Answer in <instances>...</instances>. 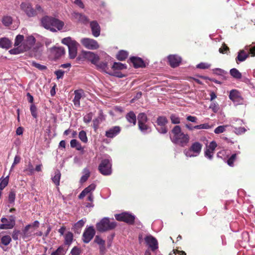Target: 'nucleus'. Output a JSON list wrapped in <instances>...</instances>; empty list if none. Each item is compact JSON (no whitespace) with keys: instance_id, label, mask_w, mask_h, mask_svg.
<instances>
[{"instance_id":"e433bc0d","label":"nucleus","mask_w":255,"mask_h":255,"mask_svg":"<svg viewBox=\"0 0 255 255\" xmlns=\"http://www.w3.org/2000/svg\"><path fill=\"white\" fill-rule=\"evenodd\" d=\"M128 56V52L125 50H120L117 54V58L120 61L125 60Z\"/></svg>"},{"instance_id":"052dcab7","label":"nucleus","mask_w":255,"mask_h":255,"mask_svg":"<svg viewBox=\"0 0 255 255\" xmlns=\"http://www.w3.org/2000/svg\"><path fill=\"white\" fill-rule=\"evenodd\" d=\"M32 65L40 70H44L47 68L45 65H41L34 61L32 62Z\"/></svg>"},{"instance_id":"8fccbe9b","label":"nucleus","mask_w":255,"mask_h":255,"mask_svg":"<svg viewBox=\"0 0 255 255\" xmlns=\"http://www.w3.org/2000/svg\"><path fill=\"white\" fill-rule=\"evenodd\" d=\"M209 109H211L214 113H216L219 111L220 108L218 104L213 102L210 104Z\"/></svg>"},{"instance_id":"dca6fc26","label":"nucleus","mask_w":255,"mask_h":255,"mask_svg":"<svg viewBox=\"0 0 255 255\" xmlns=\"http://www.w3.org/2000/svg\"><path fill=\"white\" fill-rule=\"evenodd\" d=\"M229 98L237 104H242L243 101L240 93L236 90H232L230 91Z\"/></svg>"},{"instance_id":"a19ab883","label":"nucleus","mask_w":255,"mask_h":255,"mask_svg":"<svg viewBox=\"0 0 255 255\" xmlns=\"http://www.w3.org/2000/svg\"><path fill=\"white\" fill-rule=\"evenodd\" d=\"M102 120H103L101 116H99V117L96 118L93 120V128H94L95 130H96L98 128L100 124L102 122Z\"/></svg>"},{"instance_id":"37998d69","label":"nucleus","mask_w":255,"mask_h":255,"mask_svg":"<svg viewBox=\"0 0 255 255\" xmlns=\"http://www.w3.org/2000/svg\"><path fill=\"white\" fill-rule=\"evenodd\" d=\"M24 41V36L22 35L18 34L17 35L14 40V46H17L20 45L21 43Z\"/></svg>"},{"instance_id":"a878e982","label":"nucleus","mask_w":255,"mask_h":255,"mask_svg":"<svg viewBox=\"0 0 255 255\" xmlns=\"http://www.w3.org/2000/svg\"><path fill=\"white\" fill-rule=\"evenodd\" d=\"M249 53H247L244 50H241L238 52V54L236 58V61L237 63L245 61L249 57Z\"/></svg>"},{"instance_id":"3c124183","label":"nucleus","mask_w":255,"mask_h":255,"mask_svg":"<svg viewBox=\"0 0 255 255\" xmlns=\"http://www.w3.org/2000/svg\"><path fill=\"white\" fill-rule=\"evenodd\" d=\"M211 67V64L208 63L201 62L196 65V68L201 69H209Z\"/></svg>"},{"instance_id":"4468645a","label":"nucleus","mask_w":255,"mask_h":255,"mask_svg":"<svg viewBox=\"0 0 255 255\" xmlns=\"http://www.w3.org/2000/svg\"><path fill=\"white\" fill-rule=\"evenodd\" d=\"M144 241L146 244L152 252H154L158 249V244L157 240L152 235H148L146 236L144 238Z\"/></svg>"},{"instance_id":"69168bd1","label":"nucleus","mask_w":255,"mask_h":255,"mask_svg":"<svg viewBox=\"0 0 255 255\" xmlns=\"http://www.w3.org/2000/svg\"><path fill=\"white\" fill-rule=\"evenodd\" d=\"M217 144L216 142L214 141H212L210 143L207 148L209 149V150H210L211 151H213L214 152V150H215L216 147H217Z\"/></svg>"},{"instance_id":"bf43d9fd","label":"nucleus","mask_w":255,"mask_h":255,"mask_svg":"<svg viewBox=\"0 0 255 255\" xmlns=\"http://www.w3.org/2000/svg\"><path fill=\"white\" fill-rule=\"evenodd\" d=\"M94 242L99 246L105 245V240H103L99 236L95 237Z\"/></svg>"},{"instance_id":"2f4dec72","label":"nucleus","mask_w":255,"mask_h":255,"mask_svg":"<svg viewBox=\"0 0 255 255\" xmlns=\"http://www.w3.org/2000/svg\"><path fill=\"white\" fill-rule=\"evenodd\" d=\"M16 47L13 48V49H11V50H10L9 51V53L11 54H19L20 53H22V52H23L24 51H26L24 49V48H23V46H22V45L21 44H20V45H19V46H15Z\"/></svg>"},{"instance_id":"f257e3e1","label":"nucleus","mask_w":255,"mask_h":255,"mask_svg":"<svg viewBox=\"0 0 255 255\" xmlns=\"http://www.w3.org/2000/svg\"><path fill=\"white\" fill-rule=\"evenodd\" d=\"M170 138L173 143L182 147L186 146L189 141L188 134L182 132L179 126H175L171 130Z\"/></svg>"},{"instance_id":"7c9ffc66","label":"nucleus","mask_w":255,"mask_h":255,"mask_svg":"<svg viewBox=\"0 0 255 255\" xmlns=\"http://www.w3.org/2000/svg\"><path fill=\"white\" fill-rule=\"evenodd\" d=\"M11 45L10 41L6 38H2L0 39V47L2 48L8 49Z\"/></svg>"},{"instance_id":"603ef678","label":"nucleus","mask_w":255,"mask_h":255,"mask_svg":"<svg viewBox=\"0 0 255 255\" xmlns=\"http://www.w3.org/2000/svg\"><path fill=\"white\" fill-rule=\"evenodd\" d=\"M170 120L171 123L173 124H178L180 123V119L179 117L175 114H172L170 116Z\"/></svg>"},{"instance_id":"0e129e2a","label":"nucleus","mask_w":255,"mask_h":255,"mask_svg":"<svg viewBox=\"0 0 255 255\" xmlns=\"http://www.w3.org/2000/svg\"><path fill=\"white\" fill-rule=\"evenodd\" d=\"M80 249L77 247H74L71 251L72 255H80L81 254Z\"/></svg>"},{"instance_id":"4d7b16f0","label":"nucleus","mask_w":255,"mask_h":255,"mask_svg":"<svg viewBox=\"0 0 255 255\" xmlns=\"http://www.w3.org/2000/svg\"><path fill=\"white\" fill-rule=\"evenodd\" d=\"M30 112L31 115L34 118H36L37 117V108L35 105L32 104L30 106Z\"/></svg>"},{"instance_id":"72a5a7b5","label":"nucleus","mask_w":255,"mask_h":255,"mask_svg":"<svg viewBox=\"0 0 255 255\" xmlns=\"http://www.w3.org/2000/svg\"><path fill=\"white\" fill-rule=\"evenodd\" d=\"M231 75L235 79H240L242 78V73L236 68H232L230 71Z\"/></svg>"},{"instance_id":"39448f33","label":"nucleus","mask_w":255,"mask_h":255,"mask_svg":"<svg viewBox=\"0 0 255 255\" xmlns=\"http://www.w3.org/2000/svg\"><path fill=\"white\" fill-rule=\"evenodd\" d=\"M112 158L108 156L106 158L102 160L99 165L98 169L102 175H110L112 173Z\"/></svg>"},{"instance_id":"de8ad7c7","label":"nucleus","mask_w":255,"mask_h":255,"mask_svg":"<svg viewBox=\"0 0 255 255\" xmlns=\"http://www.w3.org/2000/svg\"><path fill=\"white\" fill-rule=\"evenodd\" d=\"M11 241L10 237L8 235L3 236L1 239V243L4 246H7Z\"/></svg>"},{"instance_id":"ddd939ff","label":"nucleus","mask_w":255,"mask_h":255,"mask_svg":"<svg viewBox=\"0 0 255 255\" xmlns=\"http://www.w3.org/2000/svg\"><path fill=\"white\" fill-rule=\"evenodd\" d=\"M1 222L2 223L7 222V223L0 224V229H11L13 228L15 224V218L14 216L10 215L8 220L4 217L2 218Z\"/></svg>"},{"instance_id":"6e6552de","label":"nucleus","mask_w":255,"mask_h":255,"mask_svg":"<svg viewBox=\"0 0 255 255\" xmlns=\"http://www.w3.org/2000/svg\"><path fill=\"white\" fill-rule=\"evenodd\" d=\"M168 123L167 118L164 116H159L156 121L155 126L157 130L160 133L165 134L167 132L166 125Z\"/></svg>"},{"instance_id":"9b49d317","label":"nucleus","mask_w":255,"mask_h":255,"mask_svg":"<svg viewBox=\"0 0 255 255\" xmlns=\"http://www.w3.org/2000/svg\"><path fill=\"white\" fill-rule=\"evenodd\" d=\"M66 227L65 226L61 227L58 229V233L60 236H63L64 238V244L67 246H70L73 241V234L72 232L68 231L65 232Z\"/></svg>"},{"instance_id":"c9c22d12","label":"nucleus","mask_w":255,"mask_h":255,"mask_svg":"<svg viewBox=\"0 0 255 255\" xmlns=\"http://www.w3.org/2000/svg\"><path fill=\"white\" fill-rule=\"evenodd\" d=\"M139 129L143 133H147L151 131V128L146 123L138 125Z\"/></svg>"},{"instance_id":"2eb2a0df","label":"nucleus","mask_w":255,"mask_h":255,"mask_svg":"<svg viewBox=\"0 0 255 255\" xmlns=\"http://www.w3.org/2000/svg\"><path fill=\"white\" fill-rule=\"evenodd\" d=\"M20 8L28 17H33L36 15V11L31 5L27 2H22L20 5Z\"/></svg>"},{"instance_id":"4c0bfd02","label":"nucleus","mask_w":255,"mask_h":255,"mask_svg":"<svg viewBox=\"0 0 255 255\" xmlns=\"http://www.w3.org/2000/svg\"><path fill=\"white\" fill-rule=\"evenodd\" d=\"M137 120L138 125H141L142 123H146L147 122V118L145 114L141 113L137 116Z\"/></svg>"},{"instance_id":"5fc2aeb1","label":"nucleus","mask_w":255,"mask_h":255,"mask_svg":"<svg viewBox=\"0 0 255 255\" xmlns=\"http://www.w3.org/2000/svg\"><path fill=\"white\" fill-rule=\"evenodd\" d=\"M228 127V125L220 126L215 129L214 132L216 134L221 133L225 130L226 128Z\"/></svg>"},{"instance_id":"6e6d98bb","label":"nucleus","mask_w":255,"mask_h":255,"mask_svg":"<svg viewBox=\"0 0 255 255\" xmlns=\"http://www.w3.org/2000/svg\"><path fill=\"white\" fill-rule=\"evenodd\" d=\"M211 128L208 124L205 123L203 124H201L200 125H197L194 126V128L195 129H209Z\"/></svg>"},{"instance_id":"0eeeda50","label":"nucleus","mask_w":255,"mask_h":255,"mask_svg":"<svg viewBox=\"0 0 255 255\" xmlns=\"http://www.w3.org/2000/svg\"><path fill=\"white\" fill-rule=\"evenodd\" d=\"M79 59L83 58L90 61L95 65L100 60V57L97 54L89 51H82L81 55L78 57Z\"/></svg>"},{"instance_id":"1a4fd4ad","label":"nucleus","mask_w":255,"mask_h":255,"mask_svg":"<svg viewBox=\"0 0 255 255\" xmlns=\"http://www.w3.org/2000/svg\"><path fill=\"white\" fill-rule=\"evenodd\" d=\"M81 44L87 49L90 50H96L100 47L98 42L93 39L83 38L81 39Z\"/></svg>"},{"instance_id":"6ab92c4d","label":"nucleus","mask_w":255,"mask_h":255,"mask_svg":"<svg viewBox=\"0 0 255 255\" xmlns=\"http://www.w3.org/2000/svg\"><path fill=\"white\" fill-rule=\"evenodd\" d=\"M121 131L119 126H114L106 131L105 135L108 138H113L118 135Z\"/></svg>"},{"instance_id":"7ed1b4c3","label":"nucleus","mask_w":255,"mask_h":255,"mask_svg":"<svg viewBox=\"0 0 255 255\" xmlns=\"http://www.w3.org/2000/svg\"><path fill=\"white\" fill-rule=\"evenodd\" d=\"M117 223L113 220L111 221L108 217H105L96 225L97 230L100 232H105L114 229L117 226Z\"/></svg>"},{"instance_id":"c85d7f7f","label":"nucleus","mask_w":255,"mask_h":255,"mask_svg":"<svg viewBox=\"0 0 255 255\" xmlns=\"http://www.w3.org/2000/svg\"><path fill=\"white\" fill-rule=\"evenodd\" d=\"M52 53L56 58H59L65 54V49L62 47H55L52 49Z\"/></svg>"},{"instance_id":"bb28decb","label":"nucleus","mask_w":255,"mask_h":255,"mask_svg":"<svg viewBox=\"0 0 255 255\" xmlns=\"http://www.w3.org/2000/svg\"><path fill=\"white\" fill-rule=\"evenodd\" d=\"M39 225V223L38 221H35L32 224L26 225L23 230L24 238H27L30 235V234L28 233V230L30 227H38Z\"/></svg>"},{"instance_id":"f704fd0d","label":"nucleus","mask_w":255,"mask_h":255,"mask_svg":"<svg viewBox=\"0 0 255 255\" xmlns=\"http://www.w3.org/2000/svg\"><path fill=\"white\" fill-rule=\"evenodd\" d=\"M83 175L80 179V182L81 183L85 182L88 180L90 175V172L88 168H85L83 169Z\"/></svg>"},{"instance_id":"a211bd4d","label":"nucleus","mask_w":255,"mask_h":255,"mask_svg":"<svg viewBox=\"0 0 255 255\" xmlns=\"http://www.w3.org/2000/svg\"><path fill=\"white\" fill-rule=\"evenodd\" d=\"M35 38L32 35L28 36L26 39L21 43L25 50L28 51L34 45L35 43Z\"/></svg>"},{"instance_id":"473e14b6","label":"nucleus","mask_w":255,"mask_h":255,"mask_svg":"<svg viewBox=\"0 0 255 255\" xmlns=\"http://www.w3.org/2000/svg\"><path fill=\"white\" fill-rule=\"evenodd\" d=\"M61 173L59 170H56L54 172V176H52L51 179L53 182L56 185H59Z\"/></svg>"},{"instance_id":"c756f323","label":"nucleus","mask_w":255,"mask_h":255,"mask_svg":"<svg viewBox=\"0 0 255 255\" xmlns=\"http://www.w3.org/2000/svg\"><path fill=\"white\" fill-rule=\"evenodd\" d=\"M127 120L133 125H135L136 122V118L133 112L130 111L128 113L126 116Z\"/></svg>"},{"instance_id":"aec40b11","label":"nucleus","mask_w":255,"mask_h":255,"mask_svg":"<svg viewBox=\"0 0 255 255\" xmlns=\"http://www.w3.org/2000/svg\"><path fill=\"white\" fill-rule=\"evenodd\" d=\"M75 97L73 100L74 105L77 107L80 106V100L84 96V92L82 89L76 90L74 91Z\"/></svg>"},{"instance_id":"f03ea898","label":"nucleus","mask_w":255,"mask_h":255,"mask_svg":"<svg viewBox=\"0 0 255 255\" xmlns=\"http://www.w3.org/2000/svg\"><path fill=\"white\" fill-rule=\"evenodd\" d=\"M41 23L43 27L52 32H57L62 29L64 23L55 17L45 16L41 18Z\"/></svg>"},{"instance_id":"49530a36","label":"nucleus","mask_w":255,"mask_h":255,"mask_svg":"<svg viewBox=\"0 0 255 255\" xmlns=\"http://www.w3.org/2000/svg\"><path fill=\"white\" fill-rule=\"evenodd\" d=\"M79 138L84 143H87L88 141L87 134L84 130H81L80 131L79 133Z\"/></svg>"},{"instance_id":"680f3d73","label":"nucleus","mask_w":255,"mask_h":255,"mask_svg":"<svg viewBox=\"0 0 255 255\" xmlns=\"http://www.w3.org/2000/svg\"><path fill=\"white\" fill-rule=\"evenodd\" d=\"M214 152V151H211L210 150L207 148L205 151V156L209 159L211 160L213 158Z\"/></svg>"},{"instance_id":"f8f14e48","label":"nucleus","mask_w":255,"mask_h":255,"mask_svg":"<svg viewBox=\"0 0 255 255\" xmlns=\"http://www.w3.org/2000/svg\"><path fill=\"white\" fill-rule=\"evenodd\" d=\"M96 233L93 226L86 228L82 235V240L84 243H89L93 238Z\"/></svg>"},{"instance_id":"f3484780","label":"nucleus","mask_w":255,"mask_h":255,"mask_svg":"<svg viewBox=\"0 0 255 255\" xmlns=\"http://www.w3.org/2000/svg\"><path fill=\"white\" fill-rule=\"evenodd\" d=\"M105 55L106 57L105 61L100 62H99V61L95 65L96 66L97 69L100 70L101 71L105 72L107 73H109L108 72V70L109 69L108 66V61H109L111 57L106 54Z\"/></svg>"},{"instance_id":"58836bf2","label":"nucleus","mask_w":255,"mask_h":255,"mask_svg":"<svg viewBox=\"0 0 255 255\" xmlns=\"http://www.w3.org/2000/svg\"><path fill=\"white\" fill-rule=\"evenodd\" d=\"M15 193L13 191H10L8 194V201L9 203V205L8 206H13L14 204V201L15 199Z\"/></svg>"},{"instance_id":"774afa93","label":"nucleus","mask_w":255,"mask_h":255,"mask_svg":"<svg viewBox=\"0 0 255 255\" xmlns=\"http://www.w3.org/2000/svg\"><path fill=\"white\" fill-rule=\"evenodd\" d=\"M229 50L228 46L225 44H223L222 46L219 49V52L221 53H226Z\"/></svg>"},{"instance_id":"e2e57ef3","label":"nucleus","mask_w":255,"mask_h":255,"mask_svg":"<svg viewBox=\"0 0 255 255\" xmlns=\"http://www.w3.org/2000/svg\"><path fill=\"white\" fill-rule=\"evenodd\" d=\"M64 73L65 72L62 70H56L54 72L57 79H62L63 77Z\"/></svg>"},{"instance_id":"13d9d810","label":"nucleus","mask_w":255,"mask_h":255,"mask_svg":"<svg viewBox=\"0 0 255 255\" xmlns=\"http://www.w3.org/2000/svg\"><path fill=\"white\" fill-rule=\"evenodd\" d=\"M93 118V114L90 112L87 115H86L83 118V121L85 123H89Z\"/></svg>"},{"instance_id":"cd10ccee","label":"nucleus","mask_w":255,"mask_h":255,"mask_svg":"<svg viewBox=\"0 0 255 255\" xmlns=\"http://www.w3.org/2000/svg\"><path fill=\"white\" fill-rule=\"evenodd\" d=\"M235 125H236V123L233 121L232 125H231V127L234 128L233 131L236 134L240 135L244 133L247 131V129L244 127H237L235 126Z\"/></svg>"},{"instance_id":"79ce46f5","label":"nucleus","mask_w":255,"mask_h":255,"mask_svg":"<svg viewBox=\"0 0 255 255\" xmlns=\"http://www.w3.org/2000/svg\"><path fill=\"white\" fill-rule=\"evenodd\" d=\"M66 252L64 247L61 246L55 251L52 252L51 255H65Z\"/></svg>"},{"instance_id":"412c9836","label":"nucleus","mask_w":255,"mask_h":255,"mask_svg":"<svg viewBox=\"0 0 255 255\" xmlns=\"http://www.w3.org/2000/svg\"><path fill=\"white\" fill-rule=\"evenodd\" d=\"M168 60L170 65L175 68L179 66L181 61V58L177 55H171L168 57Z\"/></svg>"},{"instance_id":"a18cd8bd","label":"nucleus","mask_w":255,"mask_h":255,"mask_svg":"<svg viewBox=\"0 0 255 255\" xmlns=\"http://www.w3.org/2000/svg\"><path fill=\"white\" fill-rule=\"evenodd\" d=\"M240 152L238 151L237 152V153H234L230 156V157L227 160V163L229 166H234V162L236 159L237 155L238 154H240Z\"/></svg>"},{"instance_id":"338daca9","label":"nucleus","mask_w":255,"mask_h":255,"mask_svg":"<svg viewBox=\"0 0 255 255\" xmlns=\"http://www.w3.org/2000/svg\"><path fill=\"white\" fill-rule=\"evenodd\" d=\"M234 121V122H235L236 123V125L235 126L237 127H240L242 126L244 124V123L242 120L239 119H234L231 121V124H232V122Z\"/></svg>"},{"instance_id":"09e8293b","label":"nucleus","mask_w":255,"mask_h":255,"mask_svg":"<svg viewBox=\"0 0 255 255\" xmlns=\"http://www.w3.org/2000/svg\"><path fill=\"white\" fill-rule=\"evenodd\" d=\"M12 19L9 16H4L2 20V22L5 26H9L12 23Z\"/></svg>"},{"instance_id":"ea45409f","label":"nucleus","mask_w":255,"mask_h":255,"mask_svg":"<svg viewBox=\"0 0 255 255\" xmlns=\"http://www.w3.org/2000/svg\"><path fill=\"white\" fill-rule=\"evenodd\" d=\"M112 68L114 70H123L127 69L126 64H123L120 62H114Z\"/></svg>"},{"instance_id":"4be33fe9","label":"nucleus","mask_w":255,"mask_h":255,"mask_svg":"<svg viewBox=\"0 0 255 255\" xmlns=\"http://www.w3.org/2000/svg\"><path fill=\"white\" fill-rule=\"evenodd\" d=\"M96 185L92 183L85 188L82 192L79 195V199H82L86 195L92 194V192L95 190Z\"/></svg>"},{"instance_id":"423d86ee","label":"nucleus","mask_w":255,"mask_h":255,"mask_svg":"<svg viewBox=\"0 0 255 255\" xmlns=\"http://www.w3.org/2000/svg\"><path fill=\"white\" fill-rule=\"evenodd\" d=\"M202 147L201 143L199 142H195L192 144L189 149L185 150L184 153L186 157H196L201 152Z\"/></svg>"},{"instance_id":"393cba45","label":"nucleus","mask_w":255,"mask_h":255,"mask_svg":"<svg viewBox=\"0 0 255 255\" xmlns=\"http://www.w3.org/2000/svg\"><path fill=\"white\" fill-rule=\"evenodd\" d=\"M72 16L74 19L83 23H86L89 21L88 17L80 13L74 12Z\"/></svg>"},{"instance_id":"20e7f679","label":"nucleus","mask_w":255,"mask_h":255,"mask_svg":"<svg viewBox=\"0 0 255 255\" xmlns=\"http://www.w3.org/2000/svg\"><path fill=\"white\" fill-rule=\"evenodd\" d=\"M62 43L68 46L70 58L74 59L77 54L79 43L70 37L62 39Z\"/></svg>"},{"instance_id":"c03bdc74","label":"nucleus","mask_w":255,"mask_h":255,"mask_svg":"<svg viewBox=\"0 0 255 255\" xmlns=\"http://www.w3.org/2000/svg\"><path fill=\"white\" fill-rule=\"evenodd\" d=\"M8 183V176L2 179H0V191L2 192V190L7 185Z\"/></svg>"},{"instance_id":"b1692460","label":"nucleus","mask_w":255,"mask_h":255,"mask_svg":"<svg viewBox=\"0 0 255 255\" xmlns=\"http://www.w3.org/2000/svg\"><path fill=\"white\" fill-rule=\"evenodd\" d=\"M130 60L135 68L145 67L144 61L139 57H132L130 58Z\"/></svg>"},{"instance_id":"9d476101","label":"nucleus","mask_w":255,"mask_h":255,"mask_svg":"<svg viewBox=\"0 0 255 255\" xmlns=\"http://www.w3.org/2000/svg\"><path fill=\"white\" fill-rule=\"evenodd\" d=\"M115 217L117 220L123 221L130 225L133 224L135 220V216L134 215L127 212L116 214Z\"/></svg>"},{"instance_id":"5701e85b","label":"nucleus","mask_w":255,"mask_h":255,"mask_svg":"<svg viewBox=\"0 0 255 255\" xmlns=\"http://www.w3.org/2000/svg\"><path fill=\"white\" fill-rule=\"evenodd\" d=\"M92 33L94 37H97L100 34L101 28L97 21L94 20L90 22Z\"/></svg>"},{"instance_id":"864d4df0","label":"nucleus","mask_w":255,"mask_h":255,"mask_svg":"<svg viewBox=\"0 0 255 255\" xmlns=\"http://www.w3.org/2000/svg\"><path fill=\"white\" fill-rule=\"evenodd\" d=\"M85 221L86 220L84 219H81L78 221L73 227L74 230L81 229L84 225Z\"/></svg>"}]
</instances>
